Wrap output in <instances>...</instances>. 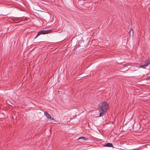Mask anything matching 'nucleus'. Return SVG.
I'll list each match as a JSON object with an SVG mask.
<instances>
[{
    "instance_id": "obj_1",
    "label": "nucleus",
    "mask_w": 150,
    "mask_h": 150,
    "mask_svg": "<svg viewBox=\"0 0 150 150\" xmlns=\"http://www.w3.org/2000/svg\"><path fill=\"white\" fill-rule=\"evenodd\" d=\"M108 107V105L105 102L100 103L99 104L98 109L100 112L99 117L102 116L105 114Z\"/></svg>"
},
{
    "instance_id": "obj_2",
    "label": "nucleus",
    "mask_w": 150,
    "mask_h": 150,
    "mask_svg": "<svg viewBox=\"0 0 150 150\" xmlns=\"http://www.w3.org/2000/svg\"><path fill=\"white\" fill-rule=\"evenodd\" d=\"M150 64V58L146 59L144 62V64L143 65H139V66L138 65L136 64L137 67L140 68L145 69L146 67H147Z\"/></svg>"
},
{
    "instance_id": "obj_3",
    "label": "nucleus",
    "mask_w": 150,
    "mask_h": 150,
    "mask_svg": "<svg viewBox=\"0 0 150 150\" xmlns=\"http://www.w3.org/2000/svg\"><path fill=\"white\" fill-rule=\"evenodd\" d=\"M53 32L51 30H42L39 31L37 34V36L35 37V38H36L37 37L41 34H45Z\"/></svg>"
},
{
    "instance_id": "obj_4",
    "label": "nucleus",
    "mask_w": 150,
    "mask_h": 150,
    "mask_svg": "<svg viewBox=\"0 0 150 150\" xmlns=\"http://www.w3.org/2000/svg\"><path fill=\"white\" fill-rule=\"evenodd\" d=\"M44 114L48 118H50L51 120H54L53 118H52L51 116L47 112H45Z\"/></svg>"
},
{
    "instance_id": "obj_5",
    "label": "nucleus",
    "mask_w": 150,
    "mask_h": 150,
    "mask_svg": "<svg viewBox=\"0 0 150 150\" xmlns=\"http://www.w3.org/2000/svg\"><path fill=\"white\" fill-rule=\"evenodd\" d=\"M104 146H106V147H113V145L111 143H107L106 144L104 145Z\"/></svg>"
},
{
    "instance_id": "obj_6",
    "label": "nucleus",
    "mask_w": 150,
    "mask_h": 150,
    "mask_svg": "<svg viewBox=\"0 0 150 150\" xmlns=\"http://www.w3.org/2000/svg\"><path fill=\"white\" fill-rule=\"evenodd\" d=\"M80 139H81L82 141H84L86 140L87 139L85 137H79L78 139V140H80Z\"/></svg>"
},
{
    "instance_id": "obj_7",
    "label": "nucleus",
    "mask_w": 150,
    "mask_h": 150,
    "mask_svg": "<svg viewBox=\"0 0 150 150\" xmlns=\"http://www.w3.org/2000/svg\"><path fill=\"white\" fill-rule=\"evenodd\" d=\"M147 80H150V76H149V77H148L147 79Z\"/></svg>"
}]
</instances>
